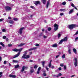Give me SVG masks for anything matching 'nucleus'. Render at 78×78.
Returning <instances> with one entry per match:
<instances>
[{"mask_svg":"<svg viewBox=\"0 0 78 78\" xmlns=\"http://www.w3.org/2000/svg\"><path fill=\"white\" fill-rule=\"evenodd\" d=\"M44 30V29H42V31H44V30Z\"/></svg>","mask_w":78,"mask_h":78,"instance_id":"nucleus-64","label":"nucleus"},{"mask_svg":"<svg viewBox=\"0 0 78 78\" xmlns=\"http://www.w3.org/2000/svg\"><path fill=\"white\" fill-rule=\"evenodd\" d=\"M33 50H36L37 48V47H34L33 48H32Z\"/></svg>","mask_w":78,"mask_h":78,"instance_id":"nucleus-29","label":"nucleus"},{"mask_svg":"<svg viewBox=\"0 0 78 78\" xmlns=\"http://www.w3.org/2000/svg\"><path fill=\"white\" fill-rule=\"evenodd\" d=\"M43 1V3L44 4H45L46 3V0H42Z\"/></svg>","mask_w":78,"mask_h":78,"instance_id":"nucleus-30","label":"nucleus"},{"mask_svg":"<svg viewBox=\"0 0 78 78\" xmlns=\"http://www.w3.org/2000/svg\"><path fill=\"white\" fill-rule=\"evenodd\" d=\"M66 58V55L65 54H63L62 55V59H64Z\"/></svg>","mask_w":78,"mask_h":78,"instance_id":"nucleus-27","label":"nucleus"},{"mask_svg":"<svg viewBox=\"0 0 78 78\" xmlns=\"http://www.w3.org/2000/svg\"><path fill=\"white\" fill-rule=\"evenodd\" d=\"M74 8H75V9H76V10H78V9H77V8H76V7L75 6H74Z\"/></svg>","mask_w":78,"mask_h":78,"instance_id":"nucleus-57","label":"nucleus"},{"mask_svg":"<svg viewBox=\"0 0 78 78\" xmlns=\"http://www.w3.org/2000/svg\"><path fill=\"white\" fill-rule=\"evenodd\" d=\"M15 68V69H17L18 68V67H19V65H15L14 66Z\"/></svg>","mask_w":78,"mask_h":78,"instance_id":"nucleus-19","label":"nucleus"},{"mask_svg":"<svg viewBox=\"0 0 78 78\" xmlns=\"http://www.w3.org/2000/svg\"><path fill=\"white\" fill-rule=\"evenodd\" d=\"M58 70H61V68L60 67L58 68Z\"/></svg>","mask_w":78,"mask_h":78,"instance_id":"nucleus-60","label":"nucleus"},{"mask_svg":"<svg viewBox=\"0 0 78 78\" xmlns=\"http://www.w3.org/2000/svg\"><path fill=\"white\" fill-rule=\"evenodd\" d=\"M58 75L59 76H61V75H62V74L61 73H59L58 74Z\"/></svg>","mask_w":78,"mask_h":78,"instance_id":"nucleus-52","label":"nucleus"},{"mask_svg":"<svg viewBox=\"0 0 78 78\" xmlns=\"http://www.w3.org/2000/svg\"><path fill=\"white\" fill-rule=\"evenodd\" d=\"M9 23L11 24H13L14 23V21L12 20H10L9 21Z\"/></svg>","mask_w":78,"mask_h":78,"instance_id":"nucleus-20","label":"nucleus"},{"mask_svg":"<svg viewBox=\"0 0 78 78\" xmlns=\"http://www.w3.org/2000/svg\"><path fill=\"white\" fill-rule=\"evenodd\" d=\"M2 73H3V72H0V75H2Z\"/></svg>","mask_w":78,"mask_h":78,"instance_id":"nucleus-56","label":"nucleus"},{"mask_svg":"<svg viewBox=\"0 0 78 78\" xmlns=\"http://www.w3.org/2000/svg\"><path fill=\"white\" fill-rule=\"evenodd\" d=\"M61 34H58V38L60 37H61Z\"/></svg>","mask_w":78,"mask_h":78,"instance_id":"nucleus-45","label":"nucleus"},{"mask_svg":"<svg viewBox=\"0 0 78 78\" xmlns=\"http://www.w3.org/2000/svg\"><path fill=\"white\" fill-rule=\"evenodd\" d=\"M35 46H36V47H38V46H39L40 45L39 44H35Z\"/></svg>","mask_w":78,"mask_h":78,"instance_id":"nucleus-35","label":"nucleus"},{"mask_svg":"<svg viewBox=\"0 0 78 78\" xmlns=\"http://www.w3.org/2000/svg\"><path fill=\"white\" fill-rule=\"evenodd\" d=\"M41 69V67L38 68V71H40Z\"/></svg>","mask_w":78,"mask_h":78,"instance_id":"nucleus-41","label":"nucleus"},{"mask_svg":"<svg viewBox=\"0 0 78 78\" xmlns=\"http://www.w3.org/2000/svg\"><path fill=\"white\" fill-rule=\"evenodd\" d=\"M58 27H59V25L57 24L56 23H55L54 24V30L55 31H57L58 30Z\"/></svg>","mask_w":78,"mask_h":78,"instance_id":"nucleus-6","label":"nucleus"},{"mask_svg":"<svg viewBox=\"0 0 78 78\" xmlns=\"http://www.w3.org/2000/svg\"><path fill=\"white\" fill-rule=\"evenodd\" d=\"M78 40V37H76L75 39V42H76V41H77V40Z\"/></svg>","mask_w":78,"mask_h":78,"instance_id":"nucleus-38","label":"nucleus"},{"mask_svg":"<svg viewBox=\"0 0 78 78\" xmlns=\"http://www.w3.org/2000/svg\"><path fill=\"white\" fill-rule=\"evenodd\" d=\"M71 5L73 7H74L75 6V5H74V4L73 3L71 2Z\"/></svg>","mask_w":78,"mask_h":78,"instance_id":"nucleus-31","label":"nucleus"},{"mask_svg":"<svg viewBox=\"0 0 78 78\" xmlns=\"http://www.w3.org/2000/svg\"><path fill=\"white\" fill-rule=\"evenodd\" d=\"M5 9L6 11H7V12H8V11H11L12 9V8L10 7L6 6L5 7Z\"/></svg>","mask_w":78,"mask_h":78,"instance_id":"nucleus-3","label":"nucleus"},{"mask_svg":"<svg viewBox=\"0 0 78 78\" xmlns=\"http://www.w3.org/2000/svg\"><path fill=\"white\" fill-rule=\"evenodd\" d=\"M43 76H45L46 75H47V74H46L45 73H43Z\"/></svg>","mask_w":78,"mask_h":78,"instance_id":"nucleus-44","label":"nucleus"},{"mask_svg":"<svg viewBox=\"0 0 78 78\" xmlns=\"http://www.w3.org/2000/svg\"><path fill=\"white\" fill-rule=\"evenodd\" d=\"M44 34L43 33H41L39 35V37H41V36H42Z\"/></svg>","mask_w":78,"mask_h":78,"instance_id":"nucleus-24","label":"nucleus"},{"mask_svg":"<svg viewBox=\"0 0 78 78\" xmlns=\"http://www.w3.org/2000/svg\"><path fill=\"white\" fill-rule=\"evenodd\" d=\"M34 69H37V66L35 65L34 66Z\"/></svg>","mask_w":78,"mask_h":78,"instance_id":"nucleus-40","label":"nucleus"},{"mask_svg":"<svg viewBox=\"0 0 78 78\" xmlns=\"http://www.w3.org/2000/svg\"><path fill=\"white\" fill-rule=\"evenodd\" d=\"M30 58V55H23V56H22V59H28Z\"/></svg>","mask_w":78,"mask_h":78,"instance_id":"nucleus-4","label":"nucleus"},{"mask_svg":"<svg viewBox=\"0 0 78 78\" xmlns=\"http://www.w3.org/2000/svg\"><path fill=\"white\" fill-rule=\"evenodd\" d=\"M42 64L43 67H44V65L45 64V61H44L43 62H42Z\"/></svg>","mask_w":78,"mask_h":78,"instance_id":"nucleus-26","label":"nucleus"},{"mask_svg":"<svg viewBox=\"0 0 78 78\" xmlns=\"http://www.w3.org/2000/svg\"><path fill=\"white\" fill-rule=\"evenodd\" d=\"M50 1H48L46 5V8L47 9L48 8V6H49V4H50Z\"/></svg>","mask_w":78,"mask_h":78,"instance_id":"nucleus-11","label":"nucleus"},{"mask_svg":"<svg viewBox=\"0 0 78 78\" xmlns=\"http://www.w3.org/2000/svg\"><path fill=\"white\" fill-rule=\"evenodd\" d=\"M71 50L69 48H68V53L69 54H71Z\"/></svg>","mask_w":78,"mask_h":78,"instance_id":"nucleus-21","label":"nucleus"},{"mask_svg":"<svg viewBox=\"0 0 78 78\" xmlns=\"http://www.w3.org/2000/svg\"><path fill=\"white\" fill-rule=\"evenodd\" d=\"M0 44L1 45H2V46L3 47H5V45L4 44H3V43L1 42L0 43Z\"/></svg>","mask_w":78,"mask_h":78,"instance_id":"nucleus-22","label":"nucleus"},{"mask_svg":"<svg viewBox=\"0 0 78 78\" xmlns=\"http://www.w3.org/2000/svg\"><path fill=\"white\" fill-rule=\"evenodd\" d=\"M59 55H57V56H56V58H58V57H59Z\"/></svg>","mask_w":78,"mask_h":78,"instance_id":"nucleus-58","label":"nucleus"},{"mask_svg":"<svg viewBox=\"0 0 78 78\" xmlns=\"http://www.w3.org/2000/svg\"><path fill=\"white\" fill-rule=\"evenodd\" d=\"M45 68H46L47 70V71H49V70H48V69H49L48 68V67H46Z\"/></svg>","mask_w":78,"mask_h":78,"instance_id":"nucleus-43","label":"nucleus"},{"mask_svg":"<svg viewBox=\"0 0 78 78\" xmlns=\"http://www.w3.org/2000/svg\"><path fill=\"white\" fill-rule=\"evenodd\" d=\"M3 19H0V22H2V21H3Z\"/></svg>","mask_w":78,"mask_h":78,"instance_id":"nucleus-55","label":"nucleus"},{"mask_svg":"<svg viewBox=\"0 0 78 78\" xmlns=\"http://www.w3.org/2000/svg\"><path fill=\"white\" fill-rule=\"evenodd\" d=\"M73 12V9H72L71 10H70L69 12V14H72V12Z\"/></svg>","mask_w":78,"mask_h":78,"instance_id":"nucleus-13","label":"nucleus"},{"mask_svg":"<svg viewBox=\"0 0 78 78\" xmlns=\"http://www.w3.org/2000/svg\"><path fill=\"white\" fill-rule=\"evenodd\" d=\"M2 31L3 32H5L6 31V30L5 29H2Z\"/></svg>","mask_w":78,"mask_h":78,"instance_id":"nucleus-37","label":"nucleus"},{"mask_svg":"<svg viewBox=\"0 0 78 78\" xmlns=\"http://www.w3.org/2000/svg\"><path fill=\"white\" fill-rule=\"evenodd\" d=\"M6 37V36H4L3 37V39H5Z\"/></svg>","mask_w":78,"mask_h":78,"instance_id":"nucleus-47","label":"nucleus"},{"mask_svg":"<svg viewBox=\"0 0 78 78\" xmlns=\"http://www.w3.org/2000/svg\"><path fill=\"white\" fill-rule=\"evenodd\" d=\"M73 52H74V53H75V54H76V49L75 48H73Z\"/></svg>","mask_w":78,"mask_h":78,"instance_id":"nucleus-18","label":"nucleus"},{"mask_svg":"<svg viewBox=\"0 0 78 78\" xmlns=\"http://www.w3.org/2000/svg\"><path fill=\"white\" fill-rule=\"evenodd\" d=\"M75 76V75H72L71 76V78H73V77H74V76Z\"/></svg>","mask_w":78,"mask_h":78,"instance_id":"nucleus-53","label":"nucleus"},{"mask_svg":"<svg viewBox=\"0 0 78 78\" xmlns=\"http://www.w3.org/2000/svg\"><path fill=\"white\" fill-rule=\"evenodd\" d=\"M34 4L37 6V5H40L41 4V2L40 1H36L34 2Z\"/></svg>","mask_w":78,"mask_h":78,"instance_id":"nucleus-7","label":"nucleus"},{"mask_svg":"<svg viewBox=\"0 0 78 78\" xmlns=\"http://www.w3.org/2000/svg\"><path fill=\"white\" fill-rule=\"evenodd\" d=\"M4 64H6V61L5 60L4 61Z\"/></svg>","mask_w":78,"mask_h":78,"instance_id":"nucleus-49","label":"nucleus"},{"mask_svg":"<svg viewBox=\"0 0 78 78\" xmlns=\"http://www.w3.org/2000/svg\"><path fill=\"white\" fill-rule=\"evenodd\" d=\"M67 66L66 65H65L64 66V70H66V69H67L66 68Z\"/></svg>","mask_w":78,"mask_h":78,"instance_id":"nucleus-33","label":"nucleus"},{"mask_svg":"<svg viewBox=\"0 0 78 78\" xmlns=\"http://www.w3.org/2000/svg\"><path fill=\"white\" fill-rule=\"evenodd\" d=\"M52 76L53 77H56V75H52Z\"/></svg>","mask_w":78,"mask_h":78,"instance_id":"nucleus-59","label":"nucleus"},{"mask_svg":"<svg viewBox=\"0 0 78 78\" xmlns=\"http://www.w3.org/2000/svg\"><path fill=\"white\" fill-rule=\"evenodd\" d=\"M30 8H34V6H30Z\"/></svg>","mask_w":78,"mask_h":78,"instance_id":"nucleus-63","label":"nucleus"},{"mask_svg":"<svg viewBox=\"0 0 78 78\" xmlns=\"http://www.w3.org/2000/svg\"><path fill=\"white\" fill-rule=\"evenodd\" d=\"M64 9H60V11H64Z\"/></svg>","mask_w":78,"mask_h":78,"instance_id":"nucleus-62","label":"nucleus"},{"mask_svg":"<svg viewBox=\"0 0 78 78\" xmlns=\"http://www.w3.org/2000/svg\"><path fill=\"white\" fill-rule=\"evenodd\" d=\"M63 15H64V14L62 13L60 14V16H63Z\"/></svg>","mask_w":78,"mask_h":78,"instance_id":"nucleus-54","label":"nucleus"},{"mask_svg":"<svg viewBox=\"0 0 78 78\" xmlns=\"http://www.w3.org/2000/svg\"><path fill=\"white\" fill-rule=\"evenodd\" d=\"M8 19H10V20H11V17H8Z\"/></svg>","mask_w":78,"mask_h":78,"instance_id":"nucleus-61","label":"nucleus"},{"mask_svg":"<svg viewBox=\"0 0 78 78\" xmlns=\"http://www.w3.org/2000/svg\"><path fill=\"white\" fill-rule=\"evenodd\" d=\"M28 50H27V51H25L24 52V54L23 55H24L25 56H26V54H27V52H28Z\"/></svg>","mask_w":78,"mask_h":78,"instance_id":"nucleus-25","label":"nucleus"},{"mask_svg":"<svg viewBox=\"0 0 78 78\" xmlns=\"http://www.w3.org/2000/svg\"><path fill=\"white\" fill-rule=\"evenodd\" d=\"M24 70H25V66H23L21 70V72H23Z\"/></svg>","mask_w":78,"mask_h":78,"instance_id":"nucleus-14","label":"nucleus"},{"mask_svg":"<svg viewBox=\"0 0 78 78\" xmlns=\"http://www.w3.org/2000/svg\"><path fill=\"white\" fill-rule=\"evenodd\" d=\"M23 29H24V27H22L19 30V33L20 34H21L22 33V30H23Z\"/></svg>","mask_w":78,"mask_h":78,"instance_id":"nucleus-8","label":"nucleus"},{"mask_svg":"<svg viewBox=\"0 0 78 78\" xmlns=\"http://www.w3.org/2000/svg\"><path fill=\"white\" fill-rule=\"evenodd\" d=\"M61 67H63L64 66V64H60Z\"/></svg>","mask_w":78,"mask_h":78,"instance_id":"nucleus-46","label":"nucleus"},{"mask_svg":"<svg viewBox=\"0 0 78 78\" xmlns=\"http://www.w3.org/2000/svg\"><path fill=\"white\" fill-rule=\"evenodd\" d=\"M62 40H63V41H67V37H65L64 38L62 39Z\"/></svg>","mask_w":78,"mask_h":78,"instance_id":"nucleus-15","label":"nucleus"},{"mask_svg":"<svg viewBox=\"0 0 78 78\" xmlns=\"http://www.w3.org/2000/svg\"><path fill=\"white\" fill-rule=\"evenodd\" d=\"M33 68V67H30V73H33L34 72V70Z\"/></svg>","mask_w":78,"mask_h":78,"instance_id":"nucleus-9","label":"nucleus"},{"mask_svg":"<svg viewBox=\"0 0 78 78\" xmlns=\"http://www.w3.org/2000/svg\"><path fill=\"white\" fill-rule=\"evenodd\" d=\"M75 61L74 62V66L75 67H76L77 65H78V60H77V58H74Z\"/></svg>","mask_w":78,"mask_h":78,"instance_id":"nucleus-5","label":"nucleus"},{"mask_svg":"<svg viewBox=\"0 0 78 78\" xmlns=\"http://www.w3.org/2000/svg\"><path fill=\"white\" fill-rule=\"evenodd\" d=\"M64 41H63L62 39L59 42V44H62V42H63Z\"/></svg>","mask_w":78,"mask_h":78,"instance_id":"nucleus-23","label":"nucleus"},{"mask_svg":"<svg viewBox=\"0 0 78 78\" xmlns=\"http://www.w3.org/2000/svg\"><path fill=\"white\" fill-rule=\"evenodd\" d=\"M12 45V44H8V47H11Z\"/></svg>","mask_w":78,"mask_h":78,"instance_id":"nucleus-50","label":"nucleus"},{"mask_svg":"<svg viewBox=\"0 0 78 78\" xmlns=\"http://www.w3.org/2000/svg\"><path fill=\"white\" fill-rule=\"evenodd\" d=\"M55 68V66H52L51 67V69H54Z\"/></svg>","mask_w":78,"mask_h":78,"instance_id":"nucleus-51","label":"nucleus"},{"mask_svg":"<svg viewBox=\"0 0 78 78\" xmlns=\"http://www.w3.org/2000/svg\"><path fill=\"white\" fill-rule=\"evenodd\" d=\"M62 4L63 5H66V2H63L62 3Z\"/></svg>","mask_w":78,"mask_h":78,"instance_id":"nucleus-32","label":"nucleus"},{"mask_svg":"<svg viewBox=\"0 0 78 78\" xmlns=\"http://www.w3.org/2000/svg\"><path fill=\"white\" fill-rule=\"evenodd\" d=\"M23 48H21L20 49H17V48H15L12 50V51H16V52H17V51H19V52L18 53V54H16V55H13L12 57V58L14 59V58H17L18 56H19L20 55V51L22 50Z\"/></svg>","mask_w":78,"mask_h":78,"instance_id":"nucleus-1","label":"nucleus"},{"mask_svg":"<svg viewBox=\"0 0 78 78\" xmlns=\"http://www.w3.org/2000/svg\"><path fill=\"white\" fill-rule=\"evenodd\" d=\"M58 46V44L56 43H55L52 45L53 47H57Z\"/></svg>","mask_w":78,"mask_h":78,"instance_id":"nucleus-16","label":"nucleus"},{"mask_svg":"<svg viewBox=\"0 0 78 78\" xmlns=\"http://www.w3.org/2000/svg\"><path fill=\"white\" fill-rule=\"evenodd\" d=\"M32 50H33V48L30 49L28 50V51H32Z\"/></svg>","mask_w":78,"mask_h":78,"instance_id":"nucleus-42","label":"nucleus"},{"mask_svg":"<svg viewBox=\"0 0 78 78\" xmlns=\"http://www.w3.org/2000/svg\"><path fill=\"white\" fill-rule=\"evenodd\" d=\"M51 30V27H48V31H50Z\"/></svg>","mask_w":78,"mask_h":78,"instance_id":"nucleus-39","label":"nucleus"},{"mask_svg":"<svg viewBox=\"0 0 78 78\" xmlns=\"http://www.w3.org/2000/svg\"><path fill=\"white\" fill-rule=\"evenodd\" d=\"M13 20H15V21H17V20H18V19L14 18H13Z\"/></svg>","mask_w":78,"mask_h":78,"instance_id":"nucleus-34","label":"nucleus"},{"mask_svg":"<svg viewBox=\"0 0 78 78\" xmlns=\"http://www.w3.org/2000/svg\"><path fill=\"white\" fill-rule=\"evenodd\" d=\"M76 27V24H71L69 26V30H72Z\"/></svg>","mask_w":78,"mask_h":78,"instance_id":"nucleus-2","label":"nucleus"},{"mask_svg":"<svg viewBox=\"0 0 78 78\" xmlns=\"http://www.w3.org/2000/svg\"><path fill=\"white\" fill-rule=\"evenodd\" d=\"M9 77L10 78H16V76L15 75H11L10 74L9 76Z\"/></svg>","mask_w":78,"mask_h":78,"instance_id":"nucleus-10","label":"nucleus"},{"mask_svg":"<svg viewBox=\"0 0 78 78\" xmlns=\"http://www.w3.org/2000/svg\"><path fill=\"white\" fill-rule=\"evenodd\" d=\"M25 43H21L18 45V46L22 47V46H23V45H25Z\"/></svg>","mask_w":78,"mask_h":78,"instance_id":"nucleus-17","label":"nucleus"},{"mask_svg":"<svg viewBox=\"0 0 78 78\" xmlns=\"http://www.w3.org/2000/svg\"><path fill=\"white\" fill-rule=\"evenodd\" d=\"M12 62H16V63H17L18 62V61L17 60H13L12 61Z\"/></svg>","mask_w":78,"mask_h":78,"instance_id":"nucleus-28","label":"nucleus"},{"mask_svg":"<svg viewBox=\"0 0 78 78\" xmlns=\"http://www.w3.org/2000/svg\"><path fill=\"white\" fill-rule=\"evenodd\" d=\"M78 34V31L76 32V33L74 34V35H76Z\"/></svg>","mask_w":78,"mask_h":78,"instance_id":"nucleus-48","label":"nucleus"},{"mask_svg":"<svg viewBox=\"0 0 78 78\" xmlns=\"http://www.w3.org/2000/svg\"><path fill=\"white\" fill-rule=\"evenodd\" d=\"M51 61H52V60H50L49 63L48 65V67H49V68H50V67H51Z\"/></svg>","mask_w":78,"mask_h":78,"instance_id":"nucleus-12","label":"nucleus"},{"mask_svg":"<svg viewBox=\"0 0 78 78\" xmlns=\"http://www.w3.org/2000/svg\"><path fill=\"white\" fill-rule=\"evenodd\" d=\"M43 37L44 39H46V38H47V36H46L45 35H43Z\"/></svg>","mask_w":78,"mask_h":78,"instance_id":"nucleus-36","label":"nucleus"}]
</instances>
